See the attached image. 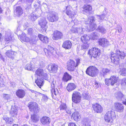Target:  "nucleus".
<instances>
[{
    "label": "nucleus",
    "instance_id": "52",
    "mask_svg": "<svg viewBox=\"0 0 126 126\" xmlns=\"http://www.w3.org/2000/svg\"><path fill=\"white\" fill-rule=\"evenodd\" d=\"M72 33H74L77 32V28L73 27L70 30Z\"/></svg>",
    "mask_w": 126,
    "mask_h": 126
},
{
    "label": "nucleus",
    "instance_id": "58",
    "mask_svg": "<svg viewBox=\"0 0 126 126\" xmlns=\"http://www.w3.org/2000/svg\"><path fill=\"white\" fill-rule=\"evenodd\" d=\"M0 58H1L2 60L4 61V58H3L2 57V54H0Z\"/></svg>",
    "mask_w": 126,
    "mask_h": 126
},
{
    "label": "nucleus",
    "instance_id": "5",
    "mask_svg": "<svg viewBox=\"0 0 126 126\" xmlns=\"http://www.w3.org/2000/svg\"><path fill=\"white\" fill-rule=\"evenodd\" d=\"M116 118V114L113 111H109L106 114L104 119L105 121L108 123H111L113 121V119Z\"/></svg>",
    "mask_w": 126,
    "mask_h": 126
},
{
    "label": "nucleus",
    "instance_id": "59",
    "mask_svg": "<svg viewBox=\"0 0 126 126\" xmlns=\"http://www.w3.org/2000/svg\"><path fill=\"white\" fill-rule=\"evenodd\" d=\"M29 90L31 91V92L32 93H34L36 94V93H37V92H36V91H34L33 90H32L31 89H30Z\"/></svg>",
    "mask_w": 126,
    "mask_h": 126
},
{
    "label": "nucleus",
    "instance_id": "22",
    "mask_svg": "<svg viewBox=\"0 0 126 126\" xmlns=\"http://www.w3.org/2000/svg\"><path fill=\"white\" fill-rule=\"evenodd\" d=\"M16 94L17 96L18 97L22 98L25 95V92L24 90L19 89L16 91Z\"/></svg>",
    "mask_w": 126,
    "mask_h": 126
},
{
    "label": "nucleus",
    "instance_id": "38",
    "mask_svg": "<svg viewBox=\"0 0 126 126\" xmlns=\"http://www.w3.org/2000/svg\"><path fill=\"white\" fill-rule=\"evenodd\" d=\"M98 31L104 34L106 32V30L103 27L100 26L98 28Z\"/></svg>",
    "mask_w": 126,
    "mask_h": 126
},
{
    "label": "nucleus",
    "instance_id": "15",
    "mask_svg": "<svg viewBox=\"0 0 126 126\" xmlns=\"http://www.w3.org/2000/svg\"><path fill=\"white\" fill-rule=\"evenodd\" d=\"M114 109L115 110L119 112H122L124 110L122 104L119 103H115L114 104Z\"/></svg>",
    "mask_w": 126,
    "mask_h": 126
},
{
    "label": "nucleus",
    "instance_id": "7",
    "mask_svg": "<svg viewBox=\"0 0 126 126\" xmlns=\"http://www.w3.org/2000/svg\"><path fill=\"white\" fill-rule=\"evenodd\" d=\"M81 97V95L79 92L74 91L72 94V101L75 103H79L80 101Z\"/></svg>",
    "mask_w": 126,
    "mask_h": 126
},
{
    "label": "nucleus",
    "instance_id": "26",
    "mask_svg": "<svg viewBox=\"0 0 126 126\" xmlns=\"http://www.w3.org/2000/svg\"><path fill=\"white\" fill-rule=\"evenodd\" d=\"M39 16L35 14L34 12H32L30 15L29 16L28 18L29 19L32 21H35L37 18L39 17Z\"/></svg>",
    "mask_w": 126,
    "mask_h": 126
},
{
    "label": "nucleus",
    "instance_id": "37",
    "mask_svg": "<svg viewBox=\"0 0 126 126\" xmlns=\"http://www.w3.org/2000/svg\"><path fill=\"white\" fill-rule=\"evenodd\" d=\"M98 36L97 33L95 32L91 34L90 37L92 39L94 40L97 38Z\"/></svg>",
    "mask_w": 126,
    "mask_h": 126
},
{
    "label": "nucleus",
    "instance_id": "18",
    "mask_svg": "<svg viewBox=\"0 0 126 126\" xmlns=\"http://www.w3.org/2000/svg\"><path fill=\"white\" fill-rule=\"evenodd\" d=\"M82 12L84 13H89L92 11V7L90 5L85 4L82 7Z\"/></svg>",
    "mask_w": 126,
    "mask_h": 126
},
{
    "label": "nucleus",
    "instance_id": "62",
    "mask_svg": "<svg viewBox=\"0 0 126 126\" xmlns=\"http://www.w3.org/2000/svg\"><path fill=\"white\" fill-rule=\"evenodd\" d=\"M2 9L0 8V13H2Z\"/></svg>",
    "mask_w": 126,
    "mask_h": 126
},
{
    "label": "nucleus",
    "instance_id": "63",
    "mask_svg": "<svg viewBox=\"0 0 126 126\" xmlns=\"http://www.w3.org/2000/svg\"><path fill=\"white\" fill-rule=\"evenodd\" d=\"M13 126H18V125L15 124L13 125Z\"/></svg>",
    "mask_w": 126,
    "mask_h": 126
},
{
    "label": "nucleus",
    "instance_id": "56",
    "mask_svg": "<svg viewBox=\"0 0 126 126\" xmlns=\"http://www.w3.org/2000/svg\"><path fill=\"white\" fill-rule=\"evenodd\" d=\"M66 112L69 114H70L71 113V112L70 110L69 109H68L67 108H66V110H65Z\"/></svg>",
    "mask_w": 126,
    "mask_h": 126
},
{
    "label": "nucleus",
    "instance_id": "13",
    "mask_svg": "<svg viewBox=\"0 0 126 126\" xmlns=\"http://www.w3.org/2000/svg\"><path fill=\"white\" fill-rule=\"evenodd\" d=\"M98 42L99 45L103 47H107L109 44V41L104 38L99 39Z\"/></svg>",
    "mask_w": 126,
    "mask_h": 126
},
{
    "label": "nucleus",
    "instance_id": "48",
    "mask_svg": "<svg viewBox=\"0 0 126 126\" xmlns=\"http://www.w3.org/2000/svg\"><path fill=\"white\" fill-rule=\"evenodd\" d=\"M121 74L123 76H126V69L125 68H123L120 71Z\"/></svg>",
    "mask_w": 126,
    "mask_h": 126
},
{
    "label": "nucleus",
    "instance_id": "8",
    "mask_svg": "<svg viewBox=\"0 0 126 126\" xmlns=\"http://www.w3.org/2000/svg\"><path fill=\"white\" fill-rule=\"evenodd\" d=\"M47 19L49 22H54L57 21L59 19L58 16L55 13H49L47 16Z\"/></svg>",
    "mask_w": 126,
    "mask_h": 126
},
{
    "label": "nucleus",
    "instance_id": "32",
    "mask_svg": "<svg viewBox=\"0 0 126 126\" xmlns=\"http://www.w3.org/2000/svg\"><path fill=\"white\" fill-rule=\"evenodd\" d=\"M16 11L17 15L18 16L21 15L23 13V10L20 6L16 7Z\"/></svg>",
    "mask_w": 126,
    "mask_h": 126
},
{
    "label": "nucleus",
    "instance_id": "23",
    "mask_svg": "<svg viewBox=\"0 0 126 126\" xmlns=\"http://www.w3.org/2000/svg\"><path fill=\"white\" fill-rule=\"evenodd\" d=\"M18 111L15 106H12L10 112V114L12 116L16 117L17 115Z\"/></svg>",
    "mask_w": 126,
    "mask_h": 126
},
{
    "label": "nucleus",
    "instance_id": "24",
    "mask_svg": "<svg viewBox=\"0 0 126 126\" xmlns=\"http://www.w3.org/2000/svg\"><path fill=\"white\" fill-rule=\"evenodd\" d=\"M76 87V86L74 83H70L68 84L66 89L69 92H70L75 89Z\"/></svg>",
    "mask_w": 126,
    "mask_h": 126
},
{
    "label": "nucleus",
    "instance_id": "34",
    "mask_svg": "<svg viewBox=\"0 0 126 126\" xmlns=\"http://www.w3.org/2000/svg\"><path fill=\"white\" fill-rule=\"evenodd\" d=\"M12 39L13 37L11 36L10 33H6L5 37V41L4 42L5 43L6 41H10Z\"/></svg>",
    "mask_w": 126,
    "mask_h": 126
},
{
    "label": "nucleus",
    "instance_id": "42",
    "mask_svg": "<svg viewBox=\"0 0 126 126\" xmlns=\"http://www.w3.org/2000/svg\"><path fill=\"white\" fill-rule=\"evenodd\" d=\"M53 49V48H45L44 49V51L45 53H52V51Z\"/></svg>",
    "mask_w": 126,
    "mask_h": 126
},
{
    "label": "nucleus",
    "instance_id": "61",
    "mask_svg": "<svg viewBox=\"0 0 126 126\" xmlns=\"http://www.w3.org/2000/svg\"><path fill=\"white\" fill-rule=\"evenodd\" d=\"M98 83H97L96 82H95V84L96 85V87H98Z\"/></svg>",
    "mask_w": 126,
    "mask_h": 126
},
{
    "label": "nucleus",
    "instance_id": "2",
    "mask_svg": "<svg viewBox=\"0 0 126 126\" xmlns=\"http://www.w3.org/2000/svg\"><path fill=\"white\" fill-rule=\"evenodd\" d=\"M111 59L112 62L116 64L119 63L120 58L123 59L125 56L124 52H120L119 50H116L115 53L112 52H111Z\"/></svg>",
    "mask_w": 126,
    "mask_h": 126
},
{
    "label": "nucleus",
    "instance_id": "35",
    "mask_svg": "<svg viewBox=\"0 0 126 126\" xmlns=\"http://www.w3.org/2000/svg\"><path fill=\"white\" fill-rule=\"evenodd\" d=\"M88 21H86V24H90L94 23L95 21V17L94 16H90L88 17Z\"/></svg>",
    "mask_w": 126,
    "mask_h": 126
},
{
    "label": "nucleus",
    "instance_id": "11",
    "mask_svg": "<svg viewBox=\"0 0 126 126\" xmlns=\"http://www.w3.org/2000/svg\"><path fill=\"white\" fill-rule=\"evenodd\" d=\"M28 107L30 110L35 113L37 112L39 110L38 105L35 102H30L29 103Z\"/></svg>",
    "mask_w": 126,
    "mask_h": 126
},
{
    "label": "nucleus",
    "instance_id": "50",
    "mask_svg": "<svg viewBox=\"0 0 126 126\" xmlns=\"http://www.w3.org/2000/svg\"><path fill=\"white\" fill-rule=\"evenodd\" d=\"M80 58H77L76 59V63H75V65L76 67L78 66L79 65L80 63Z\"/></svg>",
    "mask_w": 126,
    "mask_h": 126
},
{
    "label": "nucleus",
    "instance_id": "44",
    "mask_svg": "<svg viewBox=\"0 0 126 126\" xmlns=\"http://www.w3.org/2000/svg\"><path fill=\"white\" fill-rule=\"evenodd\" d=\"M96 16L97 17V18L98 19V21L100 22H101L105 18V16L104 14H102L100 15H97Z\"/></svg>",
    "mask_w": 126,
    "mask_h": 126
},
{
    "label": "nucleus",
    "instance_id": "27",
    "mask_svg": "<svg viewBox=\"0 0 126 126\" xmlns=\"http://www.w3.org/2000/svg\"><path fill=\"white\" fill-rule=\"evenodd\" d=\"M72 117L74 120L76 121H78L80 118V115L77 111L75 112L72 114Z\"/></svg>",
    "mask_w": 126,
    "mask_h": 126
},
{
    "label": "nucleus",
    "instance_id": "25",
    "mask_svg": "<svg viewBox=\"0 0 126 126\" xmlns=\"http://www.w3.org/2000/svg\"><path fill=\"white\" fill-rule=\"evenodd\" d=\"M38 37L42 42L46 44L48 42V39L46 36H45L39 34L38 35Z\"/></svg>",
    "mask_w": 126,
    "mask_h": 126
},
{
    "label": "nucleus",
    "instance_id": "33",
    "mask_svg": "<svg viewBox=\"0 0 126 126\" xmlns=\"http://www.w3.org/2000/svg\"><path fill=\"white\" fill-rule=\"evenodd\" d=\"M72 46L71 42L69 41H65L63 45V47H71Z\"/></svg>",
    "mask_w": 126,
    "mask_h": 126
},
{
    "label": "nucleus",
    "instance_id": "41",
    "mask_svg": "<svg viewBox=\"0 0 126 126\" xmlns=\"http://www.w3.org/2000/svg\"><path fill=\"white\" fill-rule=\"evenodd\" d=\"M67 107L65 103H61L59 107V108L60 110H66Z\"/></svg>",
    "mask_w": 126,
    "mask_h": 126
},
{
    "label": "nucleus",
    "instance_id": "53",
    "mask_svg": "<svg viewBox=\"0 0 126 126\" xmlns=\"http://www.w3.org/2000/svg\"><path fill=\"white\" fill-rule=\"evenodd\" d=\"M117 28L118 33H121L122 29V27L121 26L119 25L117 27Z\"/></svg>",
    "mask_w": 126,
    "mask_h": 126
},
{
    "label": "nucleus",
    "instance_id": "4",
    "mask_svg": "<svg viewBox=\"0 0 126 126\" xmlns=\"http://www.w3.org/2000/svg\"><path fill=\"white\" fill-rule=\"evenodd\" d=\"M26 35L25 33H23L22 34L19 35L18 38H20L21 41H23L25 42H28L30 41L31 43H35L36 41L38 39V37L35 36H34L33 38L30 40L29 38L26 36Z\"/></svg>",
    "mask_w": 126,
    "mask_h": 126
},
{
    "label": "nucleus",
    "instance_id": "20",
    "mask_svg": "<svg viewBox=\"0 0 126 126\" xmlns=\"http://www.w3.org/2000/svg\"><path fill=\"white\" fill-rule=\"evenodd\" d=\"M41 123L43 125L48 124L50 122V118L46 116H44L42 117L40 119Z\"/></svg>",
    "mask_w": 126,
    "mask_h": 126
},
{
    "label": "nucleus",
    "instance_id": "51",
    "mask_svg": "<svg viewBox=\"0 0 126 126\" xmlns=\"http://www.w3.org/2000/svg\"><path fill=\"white\" fill-rule=\"evenodd\" d=\"M28 32L29 34L31 35L33 33V30L32 28H30L28 29Z\"/></svg>",
    "mask_w": 126,
    "mask_h": 126
},
{
    "label": "nucleus",
    "instance_id": "45",
    "mask_svg": "<svg viewBox=\"0 0 126 126\" xmlns=\"http://www.w3.org/2000/svg\"><path fill=\"white\" fill-rule=\"evenodd\" d=\"M32 67L31 64L28 63L25 66V69L28 70H31L32 69Z\"/></svg>",
    "mask_w": 126,
    "mask_h": 126
},
{
    "label": "nucleus",
    "instance_id": "19",
    "mask_svg": "<svg viewBox=\"0 0 126 126\" xmlns=\"http://www.w3.org/2000/svg\"><path fill=\"white\" fill-rule=\"evenodd\" d=\"M47 69L50 72L55 73L57 72L58 66L56 65L51 64L49 65Z\"/></svg>",
    "mask_w": 126,
    "mask_h": 126
},
{
    "label": "nucleus",
    "instance_id": "64",
    "mask_svg": "<svg viewBox=\"0 0 126 126\" xmlns=\"http://www.w3.org/2000/svg\"><path fill=\"white\" fill-rule=\"evenodd\" d=\"M66 48V49H70V48H69V47H68V48Z\"/></svg>",
    "mask_w": 126,
    "mask_h": 126
},
{
    "label": "nucleus",
    "instance_id": "1",
    "mask_svg": "<svg viewBox=\"0 0 126 126\" xmlns=\"http://www.w3.org/2000/svg\"><path fill=\"white\" fill-rule=\"evenodd\" d=\"M35 74L38 76L44 79L48 80L51 83V87L52 88L51 90V92L53 94H54L55 95H56L58 94V91L57 89H56L55 90L54 89V84L52 79L49 80L48 79L47 74L45 73L43 69L41 68L38 69L36 71Z\"/></svg>",
    "mask_w": 126,
    "mask_h": 126
},
{
    "label": "nucleus",
    "instance_id": "47",
    "mask_svg": "<svg viewBox=\"0 0 126 126\" xmlns=\"http://www.w3.org/2000/svg\"><path fill=\"white\" fill-rule=\"evenodd\" d=\"M110 71L109 70L106 68H103L102 71L104 75H105L107 73H109Z\"/></svg>",
    "mask_w": 126,
    "mask_h": 126
},
{
    "label": "nucleus",
    "instance_id": "39",
    "mask_svg": "<svg viewBox=\"0 0 126 126\" xmlns=\"http://www.w3.org/2000/svg\"><path fill=\"white\" fill-rule=\"evenodd\" d=\"M85 30L84 28H77V32L79 35H81L83 33Z\"/></svg>",
    "mask_w": 126,
    "mask_h": 126
},
{
    "label": "nucleus",
    "instance_id": "6",
    "mask_svg": "<svg viewBox=\"0 0 126 126\" xmlns=\"http://www.w3.org/2000/svg\"><path fill=\"white\" fill-rule=\"evenodd\" d=\"M89 53L91 55L92 57H93L96 59L99 58V56L100 54V51L96 48H92L89 50Z\"/></svg>",
    "mask_w": 126,
    "mask_h": 126
},
{
    "label": "nucleus",
    "instance_id": "21",
    "mask_svg": "<svg viewBox=\"0 0 126 126\" xmlns=\"http://www.w3.org/2000/svg\"><path fill=\"white\" fill-rule=\"evenodd\" d=\"M16 54V52L12 50H7L5 53L6 56L8 58L13 59Z\"/></svg>",
    "mask_w": 126,
    "mask_h": 126
},
{
    "label": "nucleus",
    "instance_id": "17",
    "mask_svg": "<svg viewBox=\"0 0 126 126\" xmlns=\"http://www.w3.org/2000/svg\"><path fill=\"white\" fill-rule=\"evenodd\" d=\"M71 10L72 9L70 6H67L66 8V14L69 16V17L72 18L76 15V14L74 12L72 11Z\"/></svg>",
    "mask_w": 126,
    "mask_h": 126
},
{
    "label": "nucleus",
    "instance_id": "9",
    "mask_svg": "<svg viewBox=\"0 0 126 126\" xmlns=\"http://www.w3.org/2000/svg\"><path fill=\"white\" fill-rule=\"evenodd\" d=\"M67 69L70 71H74L76 67L75 65V62L73 60H70L67 63Z\"/></svg>",
    "mask_w": 126,
    "mask_h": 126
},
{
    "label": "nucleus",
    "instance_id": "29",
    "mask_svg": "<svg viewBox=\"0 0 126 126\" xmlns=\"http://www.w3.org/2000/svg\"><path fill=\"white\" fill-rule=\"evenodd\" d=\"M43 79L42 78H37V80L35 81L39 87L41 88L43 84Z\"/></svg>",
    "mask_w": 126,
    "mask_h": 126
},
{
    "label": "nucleus",
    "instance_id": "14",
    "mask_svg": "<svg viewBox=\"0 0 126 126\" xmlns=\"http://www.w3.org/2000/svg\"><path fill=\"white\" fill-rule=\"evenodd\" d=\"M92 107L94 110L96 112L100 113L103 110V108L98 103L93 104Z\"/></svg>",
    "mask_w": 126,
    "mask_h": 126
},
{
    "label": "nucleus",
    "instance_id": "3",
    "mask_svg": "<svg viewBox=\"0 0 126 126\" xmlns=\"http://www.w3.org/2000/svg\"><path fill=\"white\" fill-rule=\"evenodd\" d=\"M98 69L94 66H91L89 67L86 71V74L93 77L96 76L98 73Z\"/></svg>",
    "mask_w": 126,
    "mask_h": 126
},
{
    "label": "nucleus",
    "instance_id": "16",
    "mask_svg": "<svg viewBox=\"0 0 126 126\" xmlns=\"http://www.w3.org/2000/svg\"><path fill=\"white\" fill-rule=\"evenodd\" d=\"M62 36V33L61 32L56 31L53 33L52 38L53 40H57L61 39Z\"/></svg>",
    "mask_w": 126,
    "mask_h": 126
},
{
    "label": "nucleus",
    "instance_id": "49",
    "mask_svg": "<svg viewBox=\"0 0 126 126\" xmlns=\"http://www.w3.org/2000/svg\"><path fill=\"white\" fill-rule=\"evenodd\" d=\"M4 82L3 79L2 78H0V86L3 87L4 85Z\"/></svg>",
    "mask_w": 126,
    "mask_h": 126
},
{
    "label": "nucleus",
    "instance_id": "12",
    "mask_svg": "<svg viewBox=\"0 0 126 126\" xmlns=\"http://www.w3.org/2000/svg\"><path fill=\"white\" fill-rule=\"evenodd\" d=\"M118 80L117 77L114 76H112L109 79H105V84L108 85L110 84L113 85L117 82Z\"/></svg>",
    "mask_w": 126,
    "mask_h": 126
},
{
    "label": "nucleus",
    "instance_id": "60",
    "mask_svg": "<svg viewBox=\"0 0 126 126\" xmlns=\"http://www.w3.org/2000/svg\"><path fill=\"white\" fill-rule=\"evenodd\" d=\"M123 103L126 105V99L125 101H123Z\"/></svg>",
    "mask_w": 126,
    "mask_h": 126
},
{
    "label": "nucleus",
    "instance_id": "46",
    "mask_svg": "<svg viewBox=\"0 0 126 126\" xmlns=\"http://www.w3.org/2000/svg\"><path fill=\"white\" fill-rule=\"evenodd\" d=\"M3 97L4 99L7 100H8L10 99L11 95L8 94H4Z\"/></svg>",
    "mask_w": 126,
    "mask_h": 126
},
{
    "label": "nucleus",
    "instance_id": "54",
    "mask_svg": "<svg viewBox=\"0 0 126 126\" xmlns=\"http://www.w3.org/2000/svg\"><path fill=\"white\" fill-rule=\"evenodd\" d=\"M121 84L123 86L125 85L126 86V79H122V83Z\"/></svg>",
    "mask_w": 126,
    "mask_h": 126
},
{
    "label": "nucleus",
    "instance_id": "31",
    "mask_svg": "<svg viewBox=\"0 0 126 126\" xmlns=\"http://www.w3.org/2000/svg\"><path fill=\"white\" fill-rule=\"evenodd\" d=\"M115 96L119 100H122L123 97L124 95L120 92H116L115 94Z\"/></svg>",
    "mask_w": 126,
    "mask_h": 126
},
{
    "label": "nucleus",
    "instance_id": "10",
    "mask_svg": "<svg viewBox=\"0 0 126 126\" xmlns=\"http://www.w3.org/2000/svg\"><path fill=\"white\" fill-rule=\"evenodd\" d=\"M47 21L46 18L44 17L41 18L38 20V24L41 26L44 32L46 31L47 28Z\"/></svg>",
    "mask_w": 126,
    "mask_h": 126
},
{
    "label": "nucleus",
    "instance_id": "57",
    "mask_svg": "<svg viewBox=\"0 0 126 126\" xmlns=\"http://www.w3.org/2000/svg\"><path fill=\"white\" fill-rule=\"evenodd\" d=\"M84 97L86 99L88 100H89L90 98V96H89L88 94H85Z\"/></svg>",
    "mask_w": 126,
    "mask_h": 126
},
{
    "label": "nucleus",
    "instance_id": "40",
    "mask_svg": "<svg viewBox=\"0 0 126 126\" xmlns=\"http://www.w3.org/2000/svg\"><path fill=\"white\" fill-rule=\"evenodd\" d=\"M4 119L5 121L7 124H11L13 121V119L11 118H5Z\"/></svg>",
    "mask_w": 126,
    "mask_h": 126
},
{
    "label": "nucleus",
    "instance_id": "30",
    "mask_svg": "<svg viewBox=\"0 0 126 126\" xmlns=\"http://www.w3.org/2000/svg\"><path fill=\"white\" fill-rule=\"evenodd\" d=\"M90 38L91 37L88 36L87 35H84L81 37V40L83 43H86Z\"/></svg>",
    "mask_w": 126,
    "mask_h": 126
},
{
    "label": "nucleus",
    "instance_id": "36",
    "mask_svg": "<svg viewBox=\"0 0 126 126\" xmlns=\"http://www.w3.org/2000/svg\"><path fill=\"white\" fill-rule=\"evenodd\" d=\"M31 118L32 121L34 122H36L39 119V117L37 115L33 114L31 115Z\"/></svg>",
    "mask_w": 126,
    "mask_h": 126
},
{
    "label": "nucleus",
    "instance_id": "55",
    "mask_svg": "<svg viewBox=\"0 0 126 126\" xmlns=\"http://www.w3.org/2000/svg\"><path fill=\"white\" fill-rule=\"evenodd\" d=\"M83 125H84L85 126H87L88 125V120L87 119H84L83 121Z\"/></svg>",
    "mask_w": 126,
    "mask_h": 126
},
{
    "label": "nucleus",
    "instance_id": "43",
    "mask_svg": "<svg viewBox=\"0 0 126 126\" xmlns=\"http://www.w3.org/2000/svg\"><path fill=\"white\" fill-rule=\"evenodd\" d=\"M96 25L94 23L91 24L90 26V31H92L94 30L96 27Z\"/></svg>",
    "mask_w": 126,
    "mask_h": 126
},
{
    "label": "nucleus",
    "instance_id": "28",
    "mask_svg": "<svg viewBox=\"0 0 126 126\" xmlns=\"http://www.w3.org/2000/svg\"><path fill=\"white\" fill-rule=\"evenodd\" d=\"M71 76L67 72H65L64 74L63 79L65 81H67L71 79Z\"/></svg>",
    "mask_w": 126,
    "mask_h": 126
}]
</instances>
